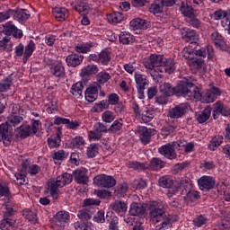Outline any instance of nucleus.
<instances>
[{
  "instance_id": "obj_1",
  "label": "nucleus",
  "mask_w": 230,
  "mask_h": 230,
  "mask_svg": "<svg viewBox=\"0 0 230 230\" xmlns=\"http://www.w3.org/2000/svg\"><path fill=\"white\" fill-rule=\"evenodd\" d=\"M74 181L77 184H86L89 182V177H87V170L85 168H78L71 173L65 172L57 178H50L47 181L46 193H49L52 199H58L60 195V188L71 184Z\"/></svg>"
},
{
  "instance_id": "obj_2",
  "label": "nucleus",
  "mask_w": 230,
  "mask_h": 230,
  "mask_svg": "<svg viewBox=\"0 0 230 230\" xmlns=\"http://www.w3.org/2000/svg\"><path fill=\"white\" fill-rule=\"evenodd\" d=\"M193 77H183L176 86L172 84L164 83L160 85V93L165 96H181L182 98H188L189 94L191 95V89H193Z\"/></svg>"
},
{
  "instance_id": "obj_3",
  "label": "nucleus",
  "mask_w": 230,
  "mask_h": 230,
  "mask_svg": "<svg viewBox=\"0 0 230 230\" xmlns=\"http://www.w3.org/2000/svg\"><path fill=\"white\" fill-rule=\"evenodd\" d=\"M195 84L197 81L193 78L194 85L190 89V95L188 96L190 100H200L203 103H213L218 96H222V90L217 86H212L211 89L202 93Z\"/></svg>"
},
{
  "instance_id": "obj_4",
  "label": "nucleus",
  "mask_w": 230,
  "mask_h": 230,
  "mask_svg": "<svg viewBox=\"0 0 230 230\" xmlns=\"http://www.w3.org/2000/svg\"><path fill=\"white\" fill-rule=\"evenodd\" d=\"M150 220L153 224H158L165 220H172L170 216L166 215V208L163 201H153L150 205Z\"/></svg>"
},
{
  "instance_id": "obj_5",
  "label": "nucleus",
  "mask_w": 230,
  "mask_h": 230,
  "mask_svg": "<svg viewBox=\"0 0 230 230\" xmlns=\"http://www.w3.org/2000/svg\"><path fill=\"white\" fill-rule=\"evenodd\" d=\"M13 139V128L8 122L0 124V143L12 145Z\"/></svg>"
},
{
  "instance_id": "obj_6",
  "label": "nucleus",
  "mask_w": 230,
  "mask_h": 230,
  "mask_svg": "<svg viewBox=\"0 0 230 230\" xmlns=\"http://www.w3.org/2000/svg\"><path fill=\"white\" fill-rule=\"evenodd\" d=\"M164 60V56L161 54H151L147 58L144 59L143 64L146 69L152 71L153 69L161 68L163 62Z\"/></svg>"
},
{
  "instance_id": "obj_7",
  "label": "nucleus",
  "mask_w": 230,
  "mask_h": 230,
  "mask_svg": "<svg viewBox=\"0 0 230 230\" xmlns=\"http://www.w3.org/2000/svg\"><path fill=\"white\" fill-rule=\"evenodd\" d=\"M93 183L99 188H114L116 186V179L107 174H98L93 178Z\"/></svg>"
},
{
  "instance_id": "obj_8",
  "label": "nucleus",
  "mask_w": 230,
  "mask_h": 230,
  "mask_svg": "<svg viewBox=\"0 0 230 230\" xmlns=\"http://www.w3.org/2000/svg\"><path fill=\"white\" fill-rule=\"evenodd\" d=\"M135 82L137 91L138 93V98L143 100L145 98V89H146V85H149L150 81L146 75L135 73Z\"/></svg>"
},
{
  "instance_id": "obj_9",
  "label": "nucleus",
  "mask_w": 230,
  "mask_h": 230,
  "mask_svg": "<svg viewBox=\"0 0 230 230\" xmlns=\"http://www.w3.org/2000/svg\"><path fill=\"white\" fill-rule=\"evenodd\" d=\"M24 120V118L21 116L19 113V106L17 104L13 105V109L11 113L7 117V120L5 123L11 126V128H15V127H19L21 123Z\"/></svg>"
},
{
  "instance_id": "obj_10",
  "label": "nucleus",
  "mask_w": 230,
  "mask_h": 230,
  "mask_svg": "<svg viewBox=\"0 0 230 230\" xmlns=\"http://www.w3.org/2000/svg\"><path fill=\"white\" fill-rule=\"evenodd\" d=\"M190 111V103L182 102L177 104L175 107L172 108L169 111V118L171 119H179V118H182V116H186Z\"/></svg>"
},
{
  "instance_id": "obj_11",
  "label": "nucleus",
  "mask_w": 230,
  "mask_h": 230,
  "mask_svg": "<svg viewBox=\"0 0 230 230\" xmlns=\"http://www.w3.org/2000/svg\"><path fill=\"white\" fill-rule=\"evenodd\" d=\"M194 54L196 57H201L200 58H206L208 57V60H213L215 58V50L213 47L208 45L205 47L199 46V43L194 45Z\"/></svg>"
},
{
  "instance_id": "obj_12",
  "label": "nucleus",
  "mask_w": 230,
  "mask_h": 230,
  "mask_svg": "<svg viewBox=\"0 0 230 230\" xmlns=\"http://www.w3.org/2000/svg\"><path fill=\"white\" fill-rule=\"evenodd\" d=\"M211 40L216 48V49H219V51H225L226 53H229L230 47L227 45L224 38L222 37V34L218 31H214L211 33Z\"/></svg>"
},
{
  "instance_id": "obj_13",
  "label": "nucleus",
  "mask_w": 230,
  "mask_h": 230,
  "mask_svg": "<svg viewBox=\"0 0 230 230\" xmlns=\"http://www.w3.org/2000/svg\"><path fill=\"white\" fill-rule=\"evenodd\" d=\"M224 116L225 118H229L230 116V107L224 104L222 101H217L214 104L213 111H212V116L214 119H218V116Z\"/></svg>"
},
{
  "instance_id": "obj_14",
  "label": "nucleus",
  "mask_w": 230,
  "mask_h": 230,
  "mask_svg": "<svg viewBox=\"0 0 230 230\" xmlns=\"http://www.w3.org/2000/svg\"><path fill=\"white\" fill-rule=\"evenodd\" d=\"M181 35L184 40L190 42V46H197L199 42V32L193 29L184 28L181 30Z\"/></svg>"
},
{
  "instance_id": "obj_15",
  "label": "nucleus",
  "mask_w": 230,
  "mask_h": 230,
  "mask_svg": "<svg viewBox=\"0 0 230 230\" xmlns=\"http://www.w3.org/2000/svg\"><path fill=\"white\" fill-rule=\"evenodd\" d=\"M102 89V85L95 83L91 84L88 88H86L84 92V98L88 103H93V102H96L98 100V91Z\"/></svg>"
},
{
  "instance_id": "obj_16",
  "label": "nucleus",
  "mask_w": 230,
  "mask_h": 230,
  "mask_svg": "<svg viewBox=\"0 0 230 230\" xmlns=\"http://www.w3.org/2000/svg\"><path fill=\"white\" fill-rule=\"evenodd\" d=\"M175 69H177V64L175 63V59L172 58H164L162 66L160 68H157L159 72L167 73V75H172V73H175Z\"/></svg>"
},
{
  "instance_id": "obj_17",
  "label": "nucleus",
  "mask_w": 230,
  "mask_h": 230,
  "mask_svg": "<svg viewBox=\"0 0 230 230\" xmlns=\"http://www.w3.org/2000/svg\"><path fill=\"white\" fill-rule=\"evenodd\" d=\"M49 73L54 78H65L66 77V66L62 62L52 63L49 66Z\"/></svg>"
},
{
  "instance_id": "obj_18",
  "label": "nucleus",
  "mask_w": 230,
  "mask_h": 230,
  "mask_svg": "<svg viewBox=\"0 0 230 230\" xmlns=\"http://www.w3.org/2000/svg\"><path fill=\"white\" fill-rule=\"evenodd\" d=\"M72 6L80 15H87L91 10V5H89L87 0H74Z\"/></svg>"
},
{
  "instance_id": "obj_19",
  "label": "nucleus",
  "mask_w": 230,
  "mask_h": 230,
  "mask_svg": "<svg viewBox=\"0 0 230 230\" xmlns=\"http://www.w3.org/2000/svg\"><path fill=\"white\" fill-rule=\"evenodd\" d=\"M84 55L72 52L66 57L65 62L68 67H78L84 62Z\"/></svg>"
},
{
  "instance_id": "obj_20",
  "label": "nucleus",
  "mask_w": 230,
  "mask_h": 230,
  "mask_svg": "<svg viewBox=\"0 0 230 230\" xmlns=\"http://www.w3.org/2000/svg\"><path fill=\"white\" fill-rule=\"evenodd\" d=\"M188 65L194 73H202L206 70V62L202 58H194L188 61Z\"/></svg>"
},
{
  "instance_id": "obj_21",
  "label": "nucleus",
  "mask_w": 230,
  "mask_h": 230,
  "mask_svg": "<svg viewBox=\"0 0 230 230\" xmlns=\"http://www.w3.org/2000/svg\"><path fill=\"white\" fill-rule=\"evenodd\" d=\"M71 216L69 215V212L66 210L58 211L55 216L56 224L60 229H64V227H66V225L64 224H67Z\"/></svg>"
},
{
  "instance_id": "obj_22",
  "label": "nucleus",
  "mask_w": 230,
  "mask_h": 230,
  "mask_svg": "<svg viewBox=\"0 0 230 230\" xmlns=\"http://www.w3.org/2000/svg\"><path fill=\"white\" fill-rule=\"evenodd\" d=\"M31 14L27 9H13V18L18 22H26Z\"/></svg>"
},
{
  "instance_id": "obj_23",
  "label": "nucleus",
  "mask_w": 230,
  "mask_h": 230,
  "mask_svg": "<svg viewBox=\"0 0 230 230\" xmlns=\"http://www.w3.org/2000/svg\"><path fill=\"white\" fill-rule=\"evenodd\" d=\"M22 172H27L30 175H37L40 173V166L31 164L30 160H24L22 163Z\"/></svg>"
},
{
  "instance_id": "obj_24",
  "label": "nucleus",
  "mask_w": 230,
  "mask_h": 230,
  "mask_svg": "<svg viewBox=\"0 0 230 230\" xmlns=\"http://www.w3.org/2000/svg\"><path fill=\"white\" fill-rule=\"evenodd\" d=\"M198 184L202 190H213L215 188V180L211 176H203L199 179Z\"/></svg>"
},
{
  "instance_id": "obj_25",
  "label": "nucleus",
  "mask_w": 230,
  "mask_h": 230,
  "mask_svg": "<svg viewBox=\"0 0 230 230\" xmlns=\"http://www.w3.org/2000/svg\"><path fill=\"white\" fill-rule=\"evenodd\" d=\"M52 13L59 22H64L69 17V11L66 7H55L52 9Z\"/></svg>"
},
{
  "instance_id": "obj_26",
  "label": "nucleus",
  "mask_w": 230,
  "mask_h": 230,
  "mask_svg": "<svg viewBox=\"0 0 230 230\" xmlns=\"http://www.w3.org/2000/svg\"><path fill=\"white\" fill-rule=\"evenodd\" d=\"M18 134L21 139H26V137H30L31 136H35V134L31 131V126L28 124H22L16 128Z\"/></svg>"
},
{
  "instance_id": "obj_27",
  "label": "nucleus",
  "mask_w": 230,
  "mask_h": 230,
  "mask_svg": "<svg viewBox=\"0 0 230 230\" xmlns=\"http://www.w3.org/2000/svg\"><path fill=\"white\" fill-rule=\"evenodd\" d=\"M35 41L32 40H30L29 43L24 47V53L22 57V62L23 64H26L28 60H30V58L31 55H33V51L36 49Z\"/></svg>"
},
{
  "instance_id": "obj_28",
  "label": "nucleus",
  "mask_w": 230,
  "mask_h": 230,
  "mask_svg": "<svg viewBox=\"0 0 230 230\" xmlns=\"http://www.w3.org/2000/svg\"><path fill=\"white\" fill-rule=\"evenodd\" d=\"M156 130L155 128H148L143 127L141 129L140 139L142 143L148 144L152 139V136H155Z\"/></svg>"
},
{
  "instance_id": "obj_29",
  "label": "nucleus",
  "mask_w": 230,
  "mask_h": 230,
  "mask_svg": "<svg viewBox=\"0 0 230 230\" xmlns=\"http://www.w3.org/2000/svg\"><path fill=\"white\" fill-rule=\"evenodd\" d=\"M136 38L128 31H121L119 35V42L123 46H128L134 44Z\"/></svg>"
},
{
  "instance_id": "obj_30",
  "label": "nucleus",
  "mask_w": 230,
  "mask_h": 230,
  "mask_svg": "<svg viewBox=\"0 0 230 230\" xmlns=\"http://www.w3.org/2000/svg\"><path fill=\"white\" fill-rule=\"evenodd\" d=\"M106 222L109 223V230H119V218L113 215L112 212H108L106 214Z\"/></svg>"
},
{
  "instance_id": "obj_31",
  "label": "nucleus",
  "mask_w": 230,
  "mask_h": 230,
  "mask_svg": "<svg viewBox=\"0 0 230 230\" xmlns=\"http://www.w3.org/2000/svg\"><path fill=\"white\" fill-rule=\"evenodd\" d=\"M129 25L134 30H146L150 26V22L141 18H135L129 22Z\"/></svg>"
},
{
  "instance_id": "obj_32",
  "label": "nucleus",
  "mask_w": 230,
  "mask_h": 230,
  "mask_svg": "<svg viewBox=\"0 0 230 230\" xmlns=\"http://www.w3.org/2000/svg\"><path fill=\"white\" fill-rule=\"evenodd\" d=\"M98 71L100 68L97 65L89 64L81 69L80 76H93V75H97Z\"/></svg>"
},
{
  "instance_id": "obj_33",
  "label": "nucleus",
  "mask_w": 230,
  "mask_h": 230,
  "mask_svg": "<svg viewBox=\"0 0 230 230\" xmlns=\"http://www.w3.org/2000/svg\"><path fill=\"white\" fill-rule=\"evenodd\" d=\"M145 211H146V209L141 203H132L130 205L129 215H131V217H141V215H145Z\"/></svg>"
},
{
  "instance_id": "obj_34",
  "label": "nucleus",
  "mask_w": 230,
  "mask_h": 230,
  "mask_svg": "<svg viewBox=\"0 0 230 230\" xmlns=\"http://www.w3.org/2000/svg\"><path fill=\"white\" fill-rule=\"evenodd\" d=\"M92 48H94V43H93L92 41H87L75 44L74 49L75 51H76V53L85 54L89 53Z\"/></svg>"
},
{
  "instance_id": "obj_35",
  "label": "nucleus",
  "mask_w": 230,
  "mask_h": 230,
  "mask_svg": "<svg viewBox=\"0 0 230 230\" xmlns=\"http://www.w3.org/2000/svg\"><path fill=\"white\" fill-rule=\"evenodd\" d=\"M159 153L162 155H164V157H167V159H175L177 157V155L175 154V150H173L172 146H162L159 148Z\"/></svg>"
},
{
  "instance_id": "obj_36",
  "label": "nucleus",
  "mask_w": 230,
  "mask_h": 230,
  "mask_svg": "<svg viewBox=\"0 0 230 230\" xmlns=\"http://www.w3.org/2000/svg\"><path fill=\"white\" fill-rule=\"evenodd\" d=\"M211 112H213V108L211 106L206 107L201 113L197 115V121L200 124L206 123L209 118H211Z\"/></svg>"
},
{
  "instance_id": "obj_37",
  "label": "nucleus",
  "mask_w": 230,
  "mask_h": 230,
  "mask_svg": "<svg viewBox=\"0 0 230 230\" xmlns=\"http://www.w3.org/2000/svg\"><path fill=\"white\" fill-rule=\"evenodd\" d=\"M180 12L182 13V15H184V17H187V19H190V17H193V15H195V10L188 2H182L181 4Z\"/></svg>"
},
{
  "instance_id": "obj_38",
  "label": "nucleus",
  "mask_w": 230,
  "mask_h": 230,
  "mask_svg": "<svg viewBox=\"0 0 230 230\" xmlns=\"http://www.w3.org/2000/svg\"><path fill=\"white\" fill-rule=\"evenodd\" d=\"M26 171H22V169L14 173L13 175V182L16 184V186H26V184H28V179L26 178V174H24L23 172Z\"/></svg>"
},
{
  "instance_id": "obj_39",
  "label": "nucleus",
  "mask_w": 230,
  "mask_h": 230,
  "mask_svg": "<svg viewBox=\"0 0 230 230\" xmlns=\"http://www.w3.org/2000/svg\"><path fill=\"white\" fill-rule=\"evenodd\" d=\"M178 186H180L181 190V195H186V193H188V190H190L191 188V180L189 177L182 176L180 179Z\"/></svg>"
},
{
  "instance_id": "obj_40",
  "label": "nucleus",
  "mask_w": 230,
  "mask_h": 230,
  "mask_svg": "<svg viewBox=\"0 0 230 230\" xmlns=\"http://www.w3.org/2000/svg\"><path fill=\"white\" fill-rule=\"evenodd\" d=\"M125 19V14L119 12H113L107 15L108 22L111 24H119Z\"/></svg>"
},
{
  "instance_id": "obj_41",
  "label": "nucleus",
  "mask_w": 230,
  "mask_h": 230,
  "mask_svg": "<svg viewBox=\"0 0 230 230\" xmlns=\"http://www.w3.org/2000/svg\"><path fill=\"white\" fill-rule=\"evenodd\" d=\"M164 10V9L163 3L159 0L154 1L149 6V12L154 15H158L159 13H163Z\"/></svg>"
},
{
  "instance_id": "obj_42",
  "label": "nucleus",
  "mask_w": 230,
  "mask_h": 230,
  "mask_svg": "<svg viewBox=\"0 0 230 230\" xmlns=\"http://www.w3.org/2000/svg\"><path fill=\"white\" fill-rule=\"evenodd\" d=\"M111 53L107 49H102L99 53V64L102 66H109V62H111Z\"/></svg>"
},
{
  "instance_id": "obj_43",
  "label": "nucleus",
  "mask_w": 230,
  "mask_h": 230,
  "mask_svg": "<svg viewBox=\"0 0 230 230\" xmlns=\"http://www.w3.org/2000/svg\"><path fill=\"white\" fill-rule=\"evenodd\" d=\"M13 85V79L12 75H8L4 79L0 81V93H6L10 91V88Z\"/></svg>"
},
{
  "instance_id": "obj_44",
  "label": "nucleus",
  "mask_w": 230,
  "mask_h": 230,
  "mask_svg": "<svg viewBox=\"0 0 230 230\" xmlns=\"http://www.w3.org/2000/svg\"><path fill=\"white\" fill-rule=\"evenodd\" d=\"M154 118H155V111L147 108L141 113L140 116V119H142L143 123L146 124L150 123Z\"/></svg>"
},
{
  "instance_id": "obj_45",
  "label": "nucleus",
  "mask_w": 230,
  "mask_h": 230,
  "mask_svg": "<svg viewBox=\"0 0 230 230\" xmlns=\"http://www.w3.org/2000/svg\"><path fill=\"white\" fill-rule=\"evenodd\" d=\"M68 155L69 154H67L66 151L59 150L52 153V159L55 164H61L62 161H64V159H67Z\"/></svg>"
},
{
  "instance_id": "obj_46",
  "label": "nucleus",
  "mask_w": 230,
  "mask_h": 230,
  "mask_svg": "<svg viewBox=\"0 0 230 230\" xmlns=\"http://www.w3.org/2000/svg\"><path fill=\"white\" fill-rule=\"evenodd\" d=\"M194 45H189L188 47H185L182 50V57L185 58V60H193L195 58V47Z\"/></svg>"
},
{
  "instance_id": "obj_47",
  "label": "nucleus",
  "mask_w": 230,
  "mask_h": 230,
  "mask_svg": "<svg viewBox=\"0 0 230 230\" xmlns=\"http://www.w3.org/2000/svg\"><path fill=\"white\" fill-rule=\"evenodd\" d=\"M158 184L161 188H172L173 186V180L170 175H164L159 178Z\"/></svg>"
},
{
  "instance_id": "obj_48",
  "label": "nucleus",
  "mask_w": 230,
  "mask_h": 230,
  "mask_svg": "<svg viewBox=\"0 0 230 230\" xmlns=\"http://www.w3.org/2000/svg\"><path fill=\"white\" fill-rule=\"evenodd\" d=\"M127 164L128 168H133V170H137L138 172H144V170L150 168L148 164L139 162H128Z\"/></svg>"
},
{
  "instance_id": "obj_49",
  "label": "nucleus",
  "mask_w": 230,
  "mask_h": 230,
  "mask_svg": "<svg viewBox=\"0 0 230 230\" xmlns=\"http://www.w3.org/2000/svg\"><path fill=\"white\" fill-rule=\"evenodd\" d=\"M127 208V203L122 201H115L111 204V209L115 213H126Z\"/></svg>"
},
{
  "instance_id": "obj_50",
  "label": "nucleus",
  "mask_w": 230,
  "mask_h": 230,
  "mask_svg": "<svg viewBox=\"0 0 230 230\" xmlns=\"http://www.w3.org/2000/svg\"><path fill=\"white\" fill-rule=\"evenodd\" d=\"M83 91H84V83L82 82H77L74 84L70 89L71 94L77 96V98H80V96H82Z\"/></svg>"
},
{
  "instance_id": "obj_51",
  "label": "nucleus",
  "mask_w": 230,
  "mask_h": 230,
  "mask_svg": "<svg viewBox=\"0 0 230 230\" xmlns=\"http://www.w3.org/2000/svg\"><path fill=\"white\" fill-rule=\"evenodd\" d=\"M149 168L154 171L164 168V162L160 158L155 157L151 160Z\"/></svg>"
},
{
  "instance_id": "obj_52",
  "label": "nucleus",
  "mask_w": 230,
  "mask_h": 230,
  "mask_svg": "<svg viewBox=\"0 0 230 230\" xmlns=\"http://www.w3.org/2000/svg\"><path fill=\"white\" fill-rule=\"evenodd\" d=\"M23 217H25L26 220L31 222V224H37L38 218H37V212L30 210V209H25L23 210Z\"/></svg>"
},
{
  "instance_id": "obj_53",
  "label": "nucleus",
  "mask_w": 230,
  "mask_h": 230,
  "mask_svg": "<svg viewBox=\"0 0 230 230\" xmlns=\"http://www.w3.org/2000/svg\"><path fill=\"white\" fill-rule=\"evenodd\" d=\"M13 226H15V219H6L3 217V219L0 221L1 230H10L13 228Z\"/></svg>"
},
{
  "instance_id": "obj_54",
  "label": "nucleus",
  "mask_w": 230,
  "mask_h": 230,
  "mask_svg": "<svg viewBox=\"0 0 230 230\" xmlns=\"http://www.w3.org/2000/svg\"><path fill=\"white\" fill-rule=\"evenodd\" d=\"M111 78H112V76H111V74H109V72H100L97 75L98 85H103L104 84H107L109 80H111Z\"/></svg>"
},
{
  "instance_id": "obj_55",
  "label": "nucleus",
  "mask_w": 230,
  "mask_h": 230,
  "mask_svg": "<svg viewBox=\"0 0 230 230\" xmlns=\"http://www.w3.org/2000/svg\"><path fill=\"white\" fill-rule=\"evenodd\" d=\"M109 107L110 106L107 100H102L95 103V105L93 107V112H103V111H106L109 109Z\"/></svg>"
},
{
  "instance_id": "obj_56",
  "label": "nucleus",
  "mask_w": 230,
  "mask_h": 230,
  "mask_svg": "<svg viewBox=\"0 0 230 230\" xmlns=\"http://www.w3.org/2000/svg\"><path fill=\"white\" fill-rule=\"evenodd\" d=\"M77 217L83 222H87V220H91L93 217V213L91 210H87V208H84L78 211Z\"/></svg>"
},
{
  "instance_id": "obj_57",
  "label": "nucleus",
  "mask_w": 230,
  "mask_h": 230,
  "mask_svg": "<svg viewBox=\"0 0 230 230\" xmlns=\"http://www.w3.org/2000/svg\"><path fill=\"white\" fill-rule=\"evenodd\" d=\"M1 197H6L7 199H11L12 197L8 184L4 181H0V199Z\"/></svg>"
},
{
  "instance_id": "obj_58",
  "label": "nucleus",
  "mask_w": 230,
  "mask_h": 230,
  "mask_svg": "<svg viewBox=\"0 0 230 230\" xmlns=\"http://www.w3.org/2000/svg\"><path fill=\"white\" fill-rule=\"evenodd\" d=\"M226 17H227V12L222 9L215 11L214 13L210 15L213 21H222V19H226Z\"/></svg>"
},
{
  "instance_id": "obj_59",
  "label": "nucleus",
  "mask_w": 230,
  "mask_h": 230,
  "mask_svg": "<svg viewBox=\"0 0 230 230\" xmlns=\"http://www.w3.org/2000/svg\"><path fill=\"white\" fill-rule=\"evenodd\" d=\"M75 230H91L92 224L88 221H77L74 224Z\"/></svg>"
},
{
  "instance_id": "obj_60",
  "label": "nucleus",
  "mask_w": 230,
  "mask_h": 230,
  "mask_svg": "<svg viewBox=\"0 0 230 230\" xmlns=\"http://www.w3.org/2000/svg\"><path fill=\"white\" fill-rule=\"evenodd\" d=\"M123 119H119V120H115L111 126L110 127L109 130L112 132V134H116L117 132H119L121 128H123Z\"/></svg>"
},
{
  "instance_id": "obj_61",
  "label": "nucleus",
  "mask_w": 230,
  "mask_h": 230,
  "mask_svg": "<svg viewBox=\"0 0 230 230\" xmlns=\"http://www.w3.org/2000/svg\"><path fill=\"white\" fill-rule=\"evenodd\" d=\"M15 28L16 27L13 22H7L4 24V28L2 30L7 37H10V35H13V31H15Z\"/></svg>"
},
{
  "instance_id": "obj_62",
  "label": "nucleus",
  "mask_w": 230,
  "mask_h": 230,
  "mask_svg": "<svg viewBox=\"0 0 230 230\" xmlns=\"http://www.w3.org/2000/svg\"><path fill=\"white\" fill-rule=\"evenodd\" d=\"M102 119L104 123H112L116 119V115L111 111H106L102 113Z\"/></svg>"
},
{
  "instance_id": "obj_63",
  "label": "nucleus",
  "mask_w": 230,
  "mask_h": 230,
  "mask_svg": "<svg viewBox=\"0 0 230 230\" xmlns=\"http://www.w3.org/2000/svg\"><path fill=\"white\" fill-rule=\"evenodd\" d=\"M185 194H186L187 199L190 200L191 202H195V200H199V199H200V195L197 190H193L190 189Z\"/></svg>"
},
{
  "instance_id": "obj_64",
  "label": "nucleus",
  "mask_w": 230,
  "mask_h": 230,
  "mask_svg": "<svg viewBox=\"0 0 230 230\" xmlns=\"http://www.w3.org/2000/svg\"><path fill=\"white\" fill-rule=\"evenodd\" d=\"M10 17H13V9H8L0 13V22H4L8 21Z\"/></svg>"
}]
</instances>
